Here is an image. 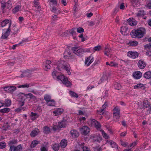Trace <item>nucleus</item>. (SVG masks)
Instances as JSON below:
<instances>
[{"instance_id": "nucleus-31", "label": "nucleus", "mask_w": 151, "mask_h": 151, "mask_svg": "<svg viewBox=\"0 0 151 151\" xmlns=\"http://www.w3.org/2000/svg\"><path fill=\"white\" fill-rule=\"evenodd\" d=\"M105 49V55L107 56H109V55H110V53L111 51V49L109 48L108 46L106 47Z\"/></svg>"}, {"instance_id": "nucleus-45", "label": "nucleus", "mask_w": 151, "mask_h": 151, "mask_svg": "<svg viewBox=\"0 0 151 151\" xmlns=\"http://www.w3.org/2000/svg\"><path fill=\"white\" fill-rule=\"evenodd\" d=\"M57 0H48L50 4L51 5H56L57 4Z\"/></svg>"}, {"instance_id": "nucleus-43", "label": "nucleus", "mask_w": 151, "mask_h": 151, "mask_svg": "<svg viewBox=\"0 0 151 151\" xmlns=\"http://www.w3.org/2000/svg\"><path fill=\"white\" fill-rule=\"evenodd\" d=\"M69 93L71 97L77 98L78 97L77 94L75 92L71 91H69Z\"/></svg>"}, {"instance_id": "nucleus-13", "label": "nucleus", "mask_w": 151, "mask_h": 151, "mask_svg": "<svg viewBox=\"0 0 151 151\" xmlns=\"http://www.w3.org/2000/svg\"><path fill=\"white\" fill-rule=\"evenodd\" d=\"M51 62L50 60H47L46 61L45 63L43 65L44 66V69L46 70L50 69L51 66Z\"/></svg>"}, {"instance_id": "nucleus-4", "label": "nucleus", "mask_w": 151, "mask_h": 151, "mask_svg": "<svg viewBox=\"0 0 151 151\" xmlns=\"http://www.w3.org/2000/svg\"><path fill=\"white\" fill-rule=\"evenodd\" d=\"M57 78L58 80H60L66 86L69 87L71 86V83L68 81L67 78L64 76L62 75H58L57 76Z\"/></svg>"}, {"instance_id": "nucleus-24", "label": "nucleus", "mask_w": 151, "mask_h": 151, "mask_svg": "<svg viewBox=\"0 0 151 151\" xmlns=\"http://www.w3.org/2000/svg\"><path fill=\"white\" fill-rule=\"evenodd\" d=\"M67 140L65 139H63L60 142V146L62 148H64L67 145Z\"/></svg>"}, {"instance_id": "nucleus-58", "label": "nucleus", "mask_w": 151, "mask_h": 151, "mask_svg": "<svg viewBox=\"0 0 151 151\" xmlns=\"http://www.w3.org/2000/svg\"><path fill=\"white\" fill-rule=\"evenodd\" d=\"M102 135H103L104 138H105L106 139H108L109 138V136L107 135V134L104 131H103L102 132Z\"/></svg>"}, {"instance_id": "nucleus-41", "label": "nucleus", "mask_w": 151, "mask_h": 151, "mask_svg": "<svg viewBox=\"0 0 151 151\" xmlns=\"http://www.w3.org/2000/svg\"><path fill=\"white\" fill-rule=\"evenodd\" d=\"M6 4L7 9H10L12 7V1L11 0H8L6 3Z\"/></svg>"}, {"instance_id": "nucleus-63", "label": "nucleus", "mask_w": 151, "mask_h": 151, "mask_svg": "<svg viewBox=\"0 0 151 151\" xmlns=\"http://www.w3.org/2000/svg\"><path fill=\"white\" fill-rule=\"evenodd\" d=\"M144 106L146 108H147L149 107L150 104H149L148 101H145L144 103Z\"/></svg>"}, {"instance_id": "nucleus-60", "label": "nucleus", "mask_w": 151, "mask_h": 151, "mask_svg": "<svg viewBox=\"0 0 151 151\" xmlns=\"http://www.w3.org/2000/svg\"><path fill=\"white\" fill-rule=\"evenodd\" d=\"M77 32L78 33H81L84 32V30L82 27H79L77 29Z\"/></svg>"}, {"instance_id": "nucleus-52", "label": "nucleus", "mask_w": 151, "mask_h": 151, "mask_svg": "<svg viewBox=\"0 0 151 151\" xmlns=\"http://www.w3.org/2000/svg\"><path fill=\"white\" fill-rule=\"evenodd\" d=\"M6 146V143L4 142H0V148L3 149Z\"/></svg>"}, {"instance_id": "nucleus-53", "label": "nucleus", "mask_w": 151, "mask_h": 151, "mask_svg": "<svg viewBox=\"0 0 151 151\" xmlns=\"http://www.w3.org/2000/svg\"><path fill=\"white\" fill-rule=\"evenodd\" d=\"M144 86L142 84H139L136 85L134 86V89H138L141 88L142 87Z\"/></svg>"}, {"instance_id": "nucleus-20", "label": "nucleus", "mask_w": 151, "mask_h": 151, "mask_svg": "<svg viewBox=\"0 0 151 151\" xmlns=\"http://www.w3.org/2000/svg\"><path fill=\"white\" fill-rule=\"evenodd\" d=\"M21 6L20 5H16L12 9V11L14 14L20 11L21 10Z\"/></svg>"}, {"instance_id": "nucleus-32", "label": "nucleus", "mask_w": 151, "mask_h": 151, "mask_svg": "<svg viewBox=\"0 0 151 151\" xmlns=\"http://www.w3.org/2000/svg\"><path fill=\"white\" fill-rule=\"evenodd\" d=\"M144 77L146 79H150L151 78V72L148 71L145 73L144 75Z\"/></svg>"}, {"instance_id": "nucleus-9", "label": "nucleus", "mask_w": 151, "mask_h": 151, "mask_svg": "<svg viewBox=\"0 0 151 151\" xmlns=\"http://www.w3.org/2000/svg\"><path fill=\"white\" fill-rule=\"evenodd\" d=\"M71 52L69 49H66L63 53L64 58L65 59H69L70 58H71Z\"/></svg>"}, {"instance_id": "nucleus-14", "label": "nucleus", "mask_w": 151, "mask_h": 151, "mask_svg": "<svg viewBox=\"0 0 151 151\" xmlns=\"http://www.w3.org/2000/svg\"><path fill=\"white\" fill-rule=\"evenodd\" d=\"M63 111L64 110L63 109L59 108L54 111L53 113L55 116H57L61 115Z\"/></svg>"}, {"instance_id": "nucleus-30", "label": "nucleus", "mask_w": 151, "mask_h": 151, "mask_svg": "<svg viewBox=\"0 0 151 151\" xmlns=\"http://www.w3.org/2000/svg\"><path fill=\"white\" fill-rule=\"evenodd\" d=\"M20 93L22 94V95H24V96H26V97H27L28 96H29V98L30 99H33L34 100L36 99V98L35 97V96L31 93H29L26 94H25L24 93Z\"/></svg>"}, {"instance_id": "nucleus-23", "label": "nucleus", "mask_w": 151, "mask_h": 151, "mask_svg": "<svg viewBox=\"0 0 151 151\" xmlns=\"http://www.w3.org/2000/svg\"><path fill=\"white\" fill-rule=\"evenodd\" d=\"M130 2L133 6L137 7L139 5L140 3L139 0H130Z\"/></svg>"}, {"instance_id": "nucleus-57", "label": "nucleus", "mask_w": 151, "mask_h": 151, "mask_svg": "<svg viewBox=\"0 0 151 151\" xmlns=\"http://www.w3.org/2000/svg\"><path fill=\"white\" fill-rule=\"evenodd\" d=\"M18 88H29V86L28 85L27 83L24 85H21L18 86Z\"/></svg>"}, {"instance_id": "nucleus-62", "label": "nucleus", "mask_w": 151, "mask_h": 151, "mask_svg": "<svg viewBox=\"0 0 151 151\" xmlns=\"http://www.w3.org/2000/svg\"><path fill=\"white\" fill-rule=\"evenodd\" d=\"M15 146L14 145H11L10 146L9 151H15Z\"/></svg>"}, {"instance_id": "nucleus-16", "label": "nucleus", "mask_w": 151, "mask_h": 151, "mask_svg": "<svg viewBox=\"0 0 151 151\" xmlns=\"http://www.w3.org/2000/svg\"><path fill=\"white\" fill-rule=\"evenodd\" d=\"M31 72L32 71L29 70L25 71L23 72V73L20 75V76L21 78L30 77L31 75Z\"/></svg>"}, {"instance_id": "nucleus-17", "label": "nucleus", "mask_w": 151, "mask_h": 151, "mask_svg": "<svg viewBox=\"0 0 151 151\" xmlns=\"http://www.w3.org/2000/svg\"><path fill=\"white\" fill-rule=\"evenodd\" d=\"M67 122H68L65 119H63L61 122L58 123V126L60 128L65 127Z\"/></svg>"}, {"instance_id": "nucleus-54", "label": "nucleus", "mask_w": 151, "mask_h": 151, "mask_svg": "<svg viewBox=\"0 0 151 151\" xmlns=\"http://www.w3.org/2000/svg\"><path fill=\"white\" fill-rule=\"evenodd\" d=\"M101 47L100 45H98L94 47L93 50H94V52L95 51H98L101 50Z\"/></svg>"}, {"instance_id": "nucleus-26", "label": "nucleus", "mask_w": 151, "mask_h": 151, "mask_svg": "<svg viewBox=\"0 0 151 151\" xmlns=\"http://www.w3.org/2000/svg\"><path fill=\"white\" fill-rule=\"evenodd\" d=\"M43 132L45 134H48L51 132V129L47 126H45L43 127Z\"/></svg>"}, {"instance_id": "nucleus-2", "label": "nucleus", "mask_w": 151, "mask_h": 151, "mask_svg": "<svg viewBox=\"0 0 151 151\" xmlns=\"http://www.w3.org/2000/svg\"><path fill=\"white\" fill-rule=\"evenodd\" d=\"M146 33V30L142 27L138 28L136 30H132L130 35L132 38H141L144 36Z\"/></svg>"}, {"instance_id": "nucleus-7", "label": "nucleus", "mask_w": 151, "mask_h": 151, "mask_svg": "<svg viewBox=\"0 0 151 151\" xmlns=\"http://www.w3.org/2000/svg\"><path fill=\"white\" fill-rule=\"evenodd\" d=\"M80 131L84 135H86L90 131L89 128L86 126H84L80 129Z\"/></svg>"}, {"instance_id": "nucleus-44", "label": "nucleus", "mask_w": 151, "mask_h": 151, "mask_svg": "<svg viewBox=\"0 0 151 151\" xmlns=\"http://www.w3.org/2000/svg\"><path fill=\"white\" fill-rule=\"evenodd\" d=\"M47 104L48 106H53L55 105V102L53 100H51L50 101L47 102Z\"/></svg>"}, {"instance_id": "nucleus-29", "label": "nucleus", "mask_w": 151, "mask_h": 151, "mask_svg": "<svg viewBox=\"0 0 151 151\" xmlns=\"http://www.w3.org/2000/svg\"><path fill=\"white\" fill-rule=\"evenodd\" d=\"M10 22H9V19H5L1 22V27H3L6 26L7 24H8V25L9 26V24Z\"/></svg>"}, {"instance_id": "nucleus-38", "label": "nucleus", "mask_w": 151, "mask_h": 151, "mask_svg": "<svg viewBox=\"0 0 151 151\" xmlns=\"http://www.w3.org/2000/svg\"><path fill=\"white\" fill-rule=\"evenodd\" d=\"M113 114H119L120 113V110L119 109L117 106L115 107L114 109Z\"/></svg>"}, {"instance_id": "nucleus-50", "label": "nucleus", "mask_w": 151, "mask_h": 151, "mask_svg": "<svg viewBox=\"0 0 151 151\" xmlns=\"http://www.w3.org/2000/svg\"><path fill=\"white\" fill-rule=\"evenodd\" d=\"M110 66L111 67H116L118 66V64L116 62L111 61L110 62Z\"/></svg>"}, {"instance_id": "nucleus-27", "label": "nucleus", "mask_w": 151, "mask_h": 151, "mask_svg": "<svg viewBox=\"0 0 151 151\" xmlns=\"http://www.w3.org/2000/svg\"><path fill=\"white\" fill-rule=\"evenodd\" d=\"M51 10L56 14H58L60 12V9L57 8L54 6L52 7V9H51Z\"/></svg>"}, {"instance_id": "nucleus-10", "label": "nucleus", "mask_w": 151, "mask_h": 151, "mask_svg": "<svg viewBox=\"0 0 151 151\" xmlns=\"http://www.w3.org/2000/svg\"><path fill=\"white\" fill-rule=\"evenodd\" d=\"M137 65L139 68L143 69L146 67V64L144 60H139Z\"/></svg>"}, {"instance_id": "nucleus-47", "label": "nucleus", "mask_w": 151, "mask_h": 151, "mask_svg": "<svg viewBox=\"0 0 151 151\" xmlns=\"http://www.w3.org/2000/svg\"><path fill=\"white\" fill-rule=\"evenodd\" d=\"M17 139H12L9 142V144L10 145H13L17 144Z\"/></svg>"}, {"instance_id": "nucleus-36", "label": "nucleus", "mask_w": 151, "mask_h": 151, "mask_svg": "<svg viewBox=\"0 0 151 151\" xmlns=\"http://www.w3.org/2000/svg\"><path fill=\"white\" fill-rule=\"evenodd\" d=\"M114 86L115 89L119 90L121 88V85L117 82H115L114 84Z\"/></svg>"}, {"instance_id": "nucleus-25", "label": "nucleus", "mask_w": 151, "mask_h": 151, "mask_svg": "<svg viewBox=\"0 0 151 151\" xmlns=\"http://www.w3.org/2000/svg\"><path fill=\"white\" fill-rule=\"evenodd\" d=\"M51 146L55 151H58L59 149L60 145L57 143L53 144L51 145Z\"/></svg>"}, {"instance_id": "nucleus-46", "label": "nucleus", "mask_w": 151, "mask_h": 151, "mask_svg": "<svg viewBox=\"0 0 151 151\" xmlns=\"http://www.w3.org/2000/svg\"><path fill=\"white\" fill-rule=\"evenodd\" d=\"M12 29L14 31L13 32L12 35H15L18 33V29L17 28L16 26H14L13 27Z\"/></svg>"}, {"instance_id": "nucleus-40", "label": "nucleus", "mask_w": 151, "mask_h": 151, "mask_svg": "<svg viewBox=\"0 0 151 151\" xmlns=\"http://www.w3.org/2000/svg\"><path fill=\"white\" fill-rule=\"evenodd\" d=\"M44 97V99L47 102L50 101V100H51V96L47 94H46L45 95Z\"/></svg>"}, {"instance_id": "nucleus-8", "label": "nucleus", "mask_w": 151, "mask_h": 151, "mask_svg": "<svg viewBox=\"0 0 151 151\" xmlns=\"http://www.w3.org/2000/svg\"><path fill=\"white\" fill-rule=\"evenodd\" d=\"M17 88L14 86H10L4 87V89L5 91L8 92L12 93L15 91Z\"/></svg>"}, {"instance_id": "nucleus-37", "label": "nucleus", "mask_w": 151, "mask_h": 151, "mask_svg": "<svg viewBox=\"0 0 151 151\" xmlns=\"http://www.w3.org/2000/svg\"><path fill=\"white\" fill-rule=\"evenodd\" d=\"M39 143V141L36 140L33 141L30 146L31 148H33L35 147Z\"/></svg>"}, {"instance_id": "nucleus-35", "label": "nucleus", "mask_w": 151, "mask_h": 151, "mask_svg": "<svg viewBox=\"0 0 151 151\" xmlns=\"http://www.w3.org/2000/svg\"><path fill=\"white\" fill-rule=\"evenodd\" d=\"M128 44L130 46H135L137 45L138 43L137 41H133L129 42Z\"/></svg>"}, {"instance_id": "nucleus-42", "label": "nucleus", "mask_w": 151, "mask_h": 151, "mask_svg": "<svg viewBox=\"0 0 151 151\" xmlns=\"http://www.w3.org/2000/svg\"><path fill=\"white\" fill-rule=\"evenodd\" d=\"M76 29V28H73L71 29L69 31L70 33L72 35V36L76 35V33L75 31Z\"/></svg>"}, {"instance_id": "nucleus-33", "label": "nucleus", "mask_w": 151, "mask_h": 151, "mask_svg": "<svg viewBox=\"0 0 151 151\" xmlns=\"http://www.w3.org/2000/svg\"><path fill=\"white\" fill-rule=\"evenodd\" d=\"M145 14L144 10H141L138 11V12L136 14V16L138 17H143Z\"/></svg>"}, {"instance_id": "nucleus-6", "label": "nucleus", "mask_w": 151, "mask_h": 151, "mask_svg": "<svg viewBox=\"0 0 151 151\" xmlns=\"http://www.w3.org/2000/svg\"><path fill=\"white\" fill-rule=\"evenodd\" d=\"M127 55L131 58L135 59L138 57L139 53L137 52L129 51L127 53Z\"/></svg>"}, {"instance_id": "nucleus-1", "label": "nucleus", "mask_w": 151, "mask_h": 151, "mask_svg": "<svg viewBox=\"0 0 151 151\" xmlns=\"http://www.w3.org/2000/svg\"><path fill=\"white\" fill-rule=\"evenodd\" d=\"M55 65L56 66V68L58 69V70L61 71L64 70L67 72L69 75L71 74L70 65L66 61L62 60H59L56 63Z\"/></svg>"}, {"instance_id": "nucleus-55", "label": "nucleus", "mask_w": 151, "mask_h": 151, "mask_svg": "<svg viewBox=\"0 0 151 151\" xmlns=\"http://www.w3.org/2000/svg\"><path fill=\"white\" fill-rule=\"evenodd\" d=\"M5 103L6 106H9L11 105V101L10 100L6 99L5 100Z\"/></svg>"}, {"instance_id": "nucleus-51", "label": "nucleus", "mask_w": 151, "mask_h": 151, "mask_svg": "<svg viewBox=\"0 0 151 151\" xmlns=\"http://www.w3.org/2000/svg\"><path fill=\"white\" fill-rule=\"evenodd\" d=\"M15 151H21L22 150V147L21 144L15 147Z\"/></svg>"}, {"instance_id": "nucleus-34", "label": "nucleus", "mask_w": 151, "mask_h": 151, "mask_svg": "<svg viewBox=\"0 0 151 151\" xmlns=\"http://www.w3.org/2000/svg\"><path fill=\"white\" fill-rule=\"evenodd\" d=\"M107 142L109 143L112 148H118L117 145L116 143L111 140H108Z\"/></svg>"}, {"instance_id": "nucleus-11", "label": "nucleus", "mask_w": 151, "mask_h": 151, "mask_svg": "<svg viewBox=\"0 0 151 151\" xmlns=\"http://www.w3.org/2000/svg\"><path fill=\"white\" fill-rule=\"evenodd\" d=\"M142 73L138 71H135L133 74V77L135 79H138L140 78L142 76Z\"/></svg>"}, {"instance_id": "nucleus-19", "label": "nucleus", "mask_w": 151, "mask_h": 151, "mask_svg": "<svg viewBox=\"0 0 151 151\" xmlns=\"http://www.w3.org/2000/svg\"><path fill=\"white\" fill-rule=\"evenodd\" d=\"M70 133L71 136L73 137H77L79 136L78 132L75 129L71 130L70 131Z\"/></svg>"}, {"instance_id": "nucleus-49", "label": "nucleus", "mask_w": 151, "mask_h": 151, "mask_svg": "<svg viewBox=\"0 0 151 151\" xmlns=\"http://www.w3.org/2000/svg\"><path fill=\"white\" fill-rule=\"evenodd\" d=\"M29 91L32 92V93H34L35 94H36L37 95H39V92L38 91H35L34 90L29 89Z\"/></svg>"}, {"instance_id": "nucleus-12", "label": "nucleus", "mask_w": 151, "mask_h": 151, "mask_svg": "<svg viewBox=\"0 0 151 151\" xmlns=\"http://www.w3.org/2000/svg\"><path fill=\"white\" fill-rule=\"evenodd\" d=\"M127 21L128 24L132 26H135L137 24V22L133 18H129Z\"/></svg>"}, {"instance_id": "nucleus-5", "label": "nucleus", "mask_w": 151, "mask_h": 151, "mask_svg": "<svg viewBox=\"0 0 151 151\" xmlns=\"http://www.w3.org/2000/svg\"><path fill=\"white\" fill-rule=\"evenodd\" d=\"M11 24L12 22H10L9 24V27L7 29H3V32L1 37V39H6L9 35L11 31L10 27L11 25Z\"/></svg>"}, {"instance_id": "nucleus-3", "label": "nucleus", "mask_w": 151, "mask_h": 151, "mask_svg": "<svg viewBox=\"0 0 151 151\" xmlns=\"http://www.w3.org/2000/svg\"><path fill=\"white\" fill-rule=\"evenodd\" d=\"M72 50L74 53L80 57L82 56L84 52L88 51V49H82L80 47H73Z\"/></svg>"}, {"instance_id": "nucleus-28", "label": "nucleus", "mask_w": 151, "mask_h": 151, "mask_svg": "<svg viewBox=\"0 0 151 151\" xmlns=\"http://www.w3.org/2000/svg\"><path fill=\"white\" fill-rule=\"evenodd\" d=\"M84 145V143H82L80 145V148L83 151H91L89 148L85 146Z\"/></svg>"}, {"instance_id": "nucleus-59", "label": "nucleus", "mask_w": 151, "mask_h": 151, "mask_svg": "<svg viewBox=\"0 0 151 151\" xmlns=\"http://www.w3.org/2000/svg\"><path fill=\"white\" fill-rule=\"evenodd\" d=\"M18 101L19 102V106L22 107L24 105V99H23V101H21V100H19Z\"/></svg>"}, {"instance_id": "nucleus-56", "label": "nucleus", "mask_w": 151, "mask_h": 151, "mask_svg": "<svg viewBox=\"0 0 151 151\" xmlns=\"http://www.w3.org/2000/svg\"><path fill=\"white\" fill-rule=\"evenodd\" d=\"M113 116L114 120L116 121L119 118V114H114Z\"/></svg>"}, {"instance_id": "nucleus-48", "label": "nucleus", "mask_w": 151, "mask_h": 151, "mask_svg": "<svg viewBox=\"0 0 151 151\" xmlns=\"http://www.w3.org/2000/svg\"><path fill=\"white\" fill-rule=\"evenodd\" d=\"M10 110L9 108H5L0 109V112L1 113H8Z\"/></svg>"}, {"instance_id": "nucleus-39", "label": "nucleus", "mask_w": 151, "mask_h": 151, "mask_svg": "<svg viewBox=\"0 0 151 151\" xmlns=\"http://www.w3.org/2000/svg\"><path fill=\"white\" fill-rule=\"evenodd\" d=\"M34 3L35 5V6L38 9L40 10L41 8L40 6L39 5V2L35 0L34 1Z\"/></svg>"}, {"instance_id": "nucleus-61", "label": "nucleus", "mask_w": 151, "mask_h": 151, "mask_svg": "<svg viewBox=\"0 0 151 151\" xmlns=\"http://www.w3.org/2000/svg\"><path fill=\"white\" fill-rule=\"evenodd\" d=\"M144 47L145 49V50L150 49L151 48V45L150 43H148L145 45Z\"/></svg>"}, {"instance_id": "nucleus-18", "label": "nucleus", "mask_w": 151, "mask_h": 151, "mask_svg": "<svg viewBox=\"0 0 151 151\" xmlns=\"http://www.w3.org/2000/svg\"><path fill=\"white\" fill-rule=\"evenodd\" d=\"M91 122L92 123L94 124L95 127L97 129H100L101 125L99 122L94 119H92Z\"/></svg>"}, {"instance_id": "nucleus-15", "label": "nucleus", "mask_w": 151, "mask_h": 151, "mask_svg": "<svg viewBox=\"0 0 151 151\" xmlns=\"http://www.w3.org/2000/svg\"><path fill=\"white\" fill-rule=\"evenodd\" d=\"M93 58L91 56H90L86 59L85 63L87 66H89L94 61Z\"/></svg>"}, {"instance_id": "nucleus-21", "label": "nucleus", "mask_w": 151, "mask_h": 151, "mask_svg": "<svg viewBox=\"0 0 151 151\" xmlns=\"http://www.w3.org/2000/svg\"><path fill=\"white\" fill-rule=\"evenodd\" d=\"M39 132V130L38 129L35 128L31 132L30 134V136L32 137H34L37 136Z\"/></svg>"}, {"instance_id": "nucleus-64", "label": "nucleus", "mask_w": 151, "mask_h": 151, "mask_svg": "<svg viewBox=\"0 0 151 151\" xmlns=\"http://www.w3.org/2000/svg\"><path fill=\"white\" fill-rule=\"evenodd\" d=\"M146 6L149 9H151V0H150L148 2Z\"/></svg>"}, {"instance_id": "nucleus-22", "label": "nucleus", "mask_w": 151, "mask_h": 151, "mask_svg": "<svg viewBox=\"0 0 151 151\" xmlns=\"http://www.w3.org/2000/svg\"><path fill=\"white\" fill-rule=\"evenodd\" d=\"M30 119L32 120H34L38 118L39 115L36 113L31 112L30 114Z\"/></svg>"}]
</instances>
